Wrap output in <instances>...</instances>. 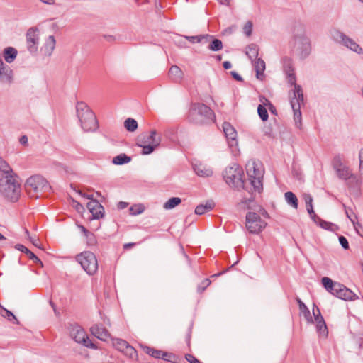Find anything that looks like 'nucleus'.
Masks as SVG:
<instances>
[{"label":"nucleus","instance_id":"1","mask_svg":"<svg viewBox=\"0 0 363 363\" xmlns=\"http://www.w3.org/2000/svg\"><path fill=\"white\" fill-rule=\"evenodd\" d=\"M215 113L207 105L203 103H191L187 115L189 123L196 125H203L213 121Z\"/></svg>","mask_w":363,"mask_h":363},{"label":"nucleus","instance_id":"2","mask_svg":"<svg viewBox=\"0 0 363 363\" xmlns=\"http://www.w3.org/2000/svg\"><path fill=\"white\" fill-rule=\"evenodd\" d=\"M245 168L251 186L250 189L247 190L250 194L260 193L263 189L262 180L264 172L262 163L251 160L247 162Z\"/></svg>","mask_w":363,"mask_h":363},{"label":"nucleus","instance_id":"3","mask_svg":"<svg viewBox=\"0 0 363 363\" xmlns=\"http://www.w3.org/2000/svg\"><path fill=\"white\" fill-rule=\"evenodd\" d=\"M76 111L81 127L84 132H93L98 128L96 117L86 104L82 101L77 102Z\"/></svg>","mask_w":363,"mask_h":363},{"label":"nucleus","instance_id":"4","mask_svg":"<svg viewBox=\"0 0 363 363\" xmlns=\"http://www.w3.org/2000/svg\"><path fill=\"white\" fill-rule=\"evenodd\" d=\"M161 143V137L156 130L143 132L136 138V145L142 147L143 155H150L157 148Z\"/></svg>","mask_w":363,"mask_h":363},{"label":"nucleus","instance_id":"5","mask_svg":"<svg viewBox=\"0 0 363 363\" xmlns=\"http://www.w3.org/2000/svg\"><path fill=\"white\" fill-rule=\"evenodd\" d=\"M0 193L9 201L16 202L21 194V186L15 177L0 178Z\"/></svg>","mask_w":363,"mask_h":363},{"label":"nucleus","instance_id":"6","mask_svg":"<svg viewBox=\"0 0 363 363\" xmlns=\"http://www.w3.org/2000/svg\"><path fill=\"white\" fill-rule=\"evenodd\" d=\"M26 189L31 197L38 198L43 191L50 189L48 181L40 175H33L29 177L26 184Z\"/></svg>","mask_w":363,"mask_h":363},{"label":"nucleus","instance_id":"7","mask_svg":"<svg viewBox=\"0 0 363 363\" xmlns=\"http://www.w3.org/2000/svg\"><path fill=\"white\" fill-rule=\"evenodd\" d=\"M243 171L238 165L228 167L223 173V178L225 182L230 186L235 188L247 189L245 182L242 180Z\"/></svg>","mask_w":363,"mask_h":363},{"label":"nucleus","instance_id":"8","mask_svg":"<svg viewBox=\"0 0 363 363\" xmlns=\"http://www.w3.org/2000/svg\"><path fill=\"white\" fill-rule=\"evenodd\" d=\"M75 259L89 275H94L96 273L99 268L98 261L93 252H82L76 256Z\"/></svg>","mask_w":363,"mask_h":363},{"label":"nucleus","instance_id":"9","mask_svg":"<svg viewBox=\"0 0 363 363\" xmlns=\"http://www.w3.org/2000/svg\"><path fill=\"white\" fill-rule=\"evenodd\" d=\"M267 226V223L259 214L255 212H248L246 214L245 227L249 233L258 234Z\"/></svg>","mask_w":363,"mask_h":363},{"label":"nucleus","instance_id":"10","mask_svg":"<svg viewBox=\"0 0 363 363\" xmlns=\"http://www.w3.org/2000/svg\"><path fill=\"white\" fill-rule=\"evenodd\" d=\"M69 334L72 338L77 343L82 344L84 346L96 350L98 347L93 343L89 338L84 330L78 325H71Z\"/></svg>","mask_w":363,"mask_h":363},{"label":"nucleus","instance_id":"11","mask_svg":"<svg viewBox=\"0 0 363 363\" xmlns=\"http://www.w3.org/2000/svg\"><path fill=\"white\" fill-rule=\"evenodd\" d=\"M302 104H303V90L300 86H296L294 96L291 99V106L294 111V118L296 123H299L301 124V106Z\"/></svg>","mask_w":363,"mask_h":363},{"label":"nucleus","instance_id":"12","mask_svg":"<svg viewBox=\"0 0 363 363\" xmlns=\"http://www.w3.org/2000/svg\"><path fill=\"white\" fill-rule=\"evenodd\" d=\"M332 37L335 41L344 45L357 53L362 52V48L356 42L340 30H334L332 33Z\"/></svg>","mask_w":363,"mask_h":363},{"label":"nucleus","instance_id":"13","mask_svg":"<svg viewBox=\"0 0 363 363\" xmlns=\"http://www.w3.org/2000/svg\"><path fill=\"white\" fill-rule=\"evenodd\" d=\"M333 165L337 177L340 179L347 180L349 179H356V176L352 174L351 169L342 164L340 157H335L334 158Z\"/></svg>","mask_w":363,"mask_h":363},{"label":"nucleus","instance_id":"14","mask_svg":"<svg viewBox=\"0 0 363 363\" xmlns=\"http://www.w3.org/2000/svg\"><path fill=\"white\" fill-rule=\"evenodd\" d=\"M141 347L145 353L155 359H161L170 362H175L176 356L173 353L157 350L147 345H142Z\"/></svg>","mask_w":363,"mask_h":363},{"label":"nucleus","instance_id":"15","mask_svg":"<svg viewBox=\"0 0 363 363\" xmlns=\"http://www.w3.org/2000/svg\"><path fill=\"white\" fill-rule=\"evenodd\" d=\"M39 43L38 30L36 28H30L26 33L27 48L30 53H35L38 50Z\"/></svg>","mask_w":363,"mask_h":363},{"label":"nucleus","instance_id":"16","mask_svg":"<svg viewBox=\"0 0 363 363\" xmlns=\"http://www.w3.org/2000/svg\"><path fill=\"white\" fill-rule=\"evenodd\" d=\"M332 295L345 301H352L357 298L355 294L352 291L340 283L335 285Z\"/></svg>","mask_w":363,"mask_h":363},{"label":"nucleus","instance_id":"17","mask_svg":"<svg viewBox=\"0 0 363 363\" xmlns=\"http://www.w3.org/2000/svg\"><path fill=\"white\" fill-rule=\"evenodd\" d=\"M87 208L92 214L94 219H100L104 217V208L96 200H92L87 203Z\"/></svg>","mask_w":363,"mask_h":363},{"label":"nucleus","instance_id":"18","mask_svg":"<svg viewBox=\"0 0 363 363\" xmlns=\"http://www.w3.org/2000/svg\"><path fill=\"white\" fill-rule=\"evenodd\" d=\"M223 132L230 146L237 145V132L233 126L228 122H225L223 125Z\"/></svg>","mask_w":363,"mask_h":363},{"label":"nucleus","instance_id":"19","mask_svg":"<svg viewBox=\"0 0 363 363\" xmlns=\"http://www.w3.org/2000/svg\"><path fill=\"white\" fill-rule=\"evenodd\" d=\"M91 333L101 341H106L109 337L108 331L101 325H94L90 328Z\"/></svg>","mask_w":363,"mask_h":363},{"label":"nucleus","instance_id":"20","mask_svg":"<svg viewBox=\"0 0 363 363\" xmlns=\"http://www.w3.org/2000/svg\"><path fill=\"white\" fill-rule=\"evenodd\" d=\"M169 77L174 83H180L184 77L182 70L177 65H172L169 70Z\"/></svg>","mask_w":363,"mask_h":363},{"label":"nucleus","instance_id":"21","mask_svg":"<svg viewBox=\"0 0 363 363\" xmlns=\"http://www.w3.org/2000/svg\"><path fill=\"white\" fill-rule=\"evenodd\" d=\"M0 79L4 82L10 83L12 79V70L0 60Z\"/></svg>","mask_w":363,"mask_h":363},{"label":"nucleus","instance_id":"22","mask_svg":"<svg viewBox=\"0 0 363 363\" xmlns=\"http://www.w3.org/2000/svg\"><path fill=\"white\" fill-rule=\"evenodd\" d=\"M252 62L254 65L257 78L259 79H262L264 77V72L265 70V62L261 58H257L252 60Z\"/></svg>","mask_w":363,"mask_h":363},{"label":"nucleus","instance_id":"23","mask_svg":"<svg viewBox=\"0 0 363 363\" xmlns=\"http://www.w3.org/2000/svg\"><path fill=\"white\" fill-rule=\"evenodd\" d=\"M14 177L13 172L9 164L0 157V178Z\"/></svg>","mask_w":363,"mask_h":363},{"label":"nucleus","instance_id":"24","mask_svg":"<svg viewBox=\"0 0 363 363\" xmlns=\"http://www.w3.org/2000/svg\"><path fill=\"white\" fill-rule=\"evenodd\" d=\"M15 248L17 249L18 250L26 254L28 257L30 259L33 260L34 263L40 264L41 265H43L41 260L33 252H32L30 250H28L26 246H24L21 244H17L15 246Z\"/></svg>","mask_w":363,"mask_h":363},{"label":"nucleus","instance_id":"25","mask_svg":"<svg viewBox=\"0 0 363 363\" xmlns=\"http://www.w3.org/2000/svg\"><path fill=\"white\" fill-rule=\"evenodd\" d=\"M194 169L196 174L199 177H208L213 174V171L202 164H195Z\"/></svg>","mask_w":363,"mask_h":363},{"label":"nucleus","instance_id":"26","mask_svg":"<svg viewBox=\"0 0 363 363\" xmlns=\"http://www.w3.org/2000/svg\"><path fill=\"white\" fill-rule=\"evenodd\" d=\"M296 301L298 304L300 312L303 315L306 321L309 323H313V317L311 316V312L308 307L300 298H297Z\"/></svg>","mask_w":363,"mask_h":363},{"label":"nucleus","instance_id":"27","mask_svg":"<svg viewBox=\"0 0 363 363\" xmlns=\"http://www.w3.org/2000/svg\"><path fill=\"white\" fill-rule=\"evenodd\" d=\"M17 53V50L12 47L5 48L4 50L5 60L9 63L12 62L16 59Z\"/></svg>","mask_w":363,"mask_h":363},{"label":"nucleus","instance_id":"28","mask_svg":"<svg viewBox=\"0 0 363 363\" xmlns=\"http://www.w3.org/2000/svg\"><path fill=\"white\" fill-rule=\"evenodd\" d=\"M213 207L214 203L212 201H208L206 204L198 205L195 208V213L200 216L203 215L212 210Z\"/></svg>","mask_w":363,"mask_h":363},{"label":"nucleus","instance_id":"29","mask_svg":"<svg viewBox=\"0 0 363 363\" xmlns=\"http://www.w3.org/2000/svg\"><path fill=\"white\" fill-rule=\"evenodd\" d=\"M321 282L324 288L331 294L334 291L335 285L338 284V282H335L330 278L326 277L322 278Z\"/></svg>","mask_w":363,"mask_h":363},{"label":"nucleus","instance_id":"30","mask_svg":"<svg viewBox=\"0 0 363 363\" xmlns=\"http://www.w3.org/2000/svg\"><path fill=\"white\" fill-rule=\"evenodd\" d=\"M55 39L53 35H50L44 45L45 52L47 55H50L55 47Z\"/></svg>","mask_w":363,"mask_h":363},{"label":"nucleus","instance_id":"31","mask_svg":"<svg viewBox=\"0 0 363 363\" xmlns=\"http://www.w3.org/2000/svg\"><path fill=\"white\" fill-rule=\"evenodd\" d=\"M258 52L259 49L255 44H250L246 48V55L252 60L257 58Z\"/></svg>","mask_w":363,"mask_h":363},{"label":"nucleus","instance_id":"32","mask_svg":"<svg viewBox=\"0 0 363 363\" xmlns=\"http://www.w3.org/2000/svg\"><path fill=\"white\" fill-rule=\"evenodd\" d=\"M287 203L294 208H298V199L296 196L291 191H287L284 194Z\"/></svg>","mask_w":363,"mask_h":363},{"label":"nucleus","instance_id":"33","mask_svg":"<svg viewBox=\"0 0 363 363\" xmlns=\"http://www.w3.org/2000/svg\"><path fill=\"white\" fill-rule=\"evenodd\" d=\"M131 157L129 156H127L125 154L122 153L120 154L113 159V163L117 165H121L123 164L128 163L130 162Z\"/></svg>","mask_w":363,"mask_h":363},{"label":"nucleus","instance_id":"34","mask_svg":"<svg viewBox=\"0 0 363 363\" xmlns=\"http://www.w3.org/2000/svg\"><path fill=\"white\" fill-rule=\"evenodd\" d=\"M182 203V199L179 197L170 198L167 202L164 203L163 208L169 210L175 208L177 206Z\"/></svg>","mask_w":363,"mask_h":363},{"label":"nucleus","instance_id":"35","mask_svg":"<svg viewBox=\"0 0 363 363\" xmlns=\"http://www.w3.org/2000/svg\"><path fill=\"white\" fill-rule=\"evenodd\" d=\"M0 315L4 318H7L10 321L14 320L16 323H18L17 318L13 314V313L11 312L10 311L6 309L5 308H4L1 304H0Z\"/></svg>","mask_w":363,"mask_h":363},{"label":"nucleus","instance_id":"36","mask_svg":"<svg viewBox=\"0 0 363 363\" xmlns=\"http://www.w3.org/2000/svg\"><path fill=\"white\" fill-rule=\"evenodd\" d=\"M112 343L113 347L121 352H123L125 349V347L128 345L127 341L119 338L112 339Z\"/></svg>","mask_w":363,"mask_h":363},{"label":"nucleus","instance_id":"37","mask_svg":"<svg viewBox=\"0 0 363 363\" xmlns=\"http://www.w3.org/2000/svg\"><path fill=\"white\" fill-rule=\"evenodd\" d=\"M124 126L127 130L133 132L138 128V123L135 119L128 118L124 122Z\"/></svg>","mask_w":363,"mask_h":363},{"label":"nucleus","instance_id":"38","mask_svg":"<svg viewBox=\"0 0 363 363\" xmlns=\"http://www.w3.org/2000/svg\"><path fill=\"white\" fill-rule=\"evenodd\" d=\"M223 43L219 39H213L208 46L212 51H219L223 49Z\"/></svg>","mask_w":363,"mask_h":363},{"label":"nucleus","instance_id":"39","mask_svg":"<svg viewBox=\"0 0 363 363\" xmlns=\"http://www.w3.org/2000/svg\"><path fill=\"white\" fill-rule=\"evenodd\" d=\"M122 352H123L126 356L133 359H136L138 357L136 350L129 344L126 347H125V349Z\"/></svg>","mask_w":363,"mask_h":363},{"label":"nucleus","instance_id":"40","mask_svg":"<svg viewBox=\"0 0 363 363\" xmlns=\"http://www.w3.org/2000/svg\"><path fill=\"white\" fill-rule=\"evenodd\" d=\"M257 113L259 116V118L263 121H266L268 119V113L266 108V106H264L263 104H259L257 107Z\"/></svg>","mask_w":363,"mask_h":363},{"label":"nucleus","instance_id":"41","mask_svg":"<svg viewBox=\"0 0 363 363\" xmlns=\"http://www.w3.org/2000/svg\"><path fill=\"white\" fill-rule=\"evenodd\" d=\"M283 63H284V70L286 74L294 72L293 65H292V61L291 59L287 58V57L284 58L283 60Z\"/></svg>","mask_w":363,"mask_h":363},{"label":"nucleus","instance_id":"42","mask_svg":"<svg viewBox=\"0 0 363 363\" xmlns=\"http://www.w3.org/2000/svg\"><path fill=\"white\" fill-rule=\"evenodd\" d=\"M315 323L318 333L326 335L328 334V328L325 320L318 321Z\"/></svg>","mask_w":363,"mask_h":363},{"label":"nucleus","instance_id":"43","mask_svg":"<svg viewBox=\"0 0 363 363\" xmlns=\"http://www.w3.org/2000/svg\"><path fill=\"white\" fill-rule=\"evenodd\" d=\"M303 199L306 203L308 213H313V198L310 194H304Z\"/></svg>","mask_w":363,"mask_h":363},{"label":"nucleus","instance_id":"44","mask_svg":"<svg viewBox=\"0 0 363 363\" xmlns=\"http://www.w3.org/2000/svg\"><path fill=\"white\" fill-rule=\"evenodd\" d=\"M312 311L314 318L313 323L324 320L321 315L319 308L315 304H313Z\"/></svg>","mask_w":363,"mask_h":363},{"label":"nucleus","instance_id":"45","mask_svg":"<svg viewBox=\"0 0 363 363\" xmlns=\"http://www.w3.org/2000/svg\"><path fill=\"white\" fill-rule=\"evenodd\" d=\"M350 211H351V213H352V214H353V216H352L350 215V213H349L348 210H347V209L345 210V213H346V215H347V218L350 220V221L352 223V224H353V225H354V227L355 230L358 232V230H357V227H361V224H360V223H356V220L357 219V216H356V215H354V214L353 213V212H352V210H350Z\"/></svg>","mask_w":363,"mask_h":363},{"label":"nucleus","instance_id":"46","mask_svg":"<svg viewBox=\"0 0 363 363\" xmlns=\"http://www.w3.org/2000/svg\"><path fill=\"white\" fill-rule=\"evenodd\" d=\"M260 102H262L264 106H267L271 113H276V108L274 106V105L271 103L269 100H268L267 98L262 96L259 99Z\"/></svg>","mask_w":363,"mask_h":363},{"label":"nucleus","instance_id":"47","mask_svg":"<svg viewBox=\"0 0 363 363\" xmlns=\"http://www.w3.org/2000/svg\"><path fill=\"white\" fill-rule=\"evenodd\" d=\"M84 236L86 237V243L89 246H94L96 244V239L92 233L89 231Z\"/></svg>","mask_w":363,"mask_h":363},{"label":"nucleus","instance_id":"48","mask_svg":"<svg viewBox=\"0 0 363 363\" xmlns=\"http://www.w3.org/2000/svg\"><path fill=\"white\" fill-rule=\"evenodd\" d=\"M318 225L320 228L328 230H334L333 228L336 227L333 223L323 220V219L320 220Z\"/></svg>","mask_w":363,"mask_h":363},{"label":"nucleus","instance_id":"49","mask_svg":"<svg viewBox=\"0 0 363 363\" xmlns=\"http://www.w3.org/2000/svg\"><path fill=\"white\" fill-rule=\"evenodd\" d=\"M211 281L209 279H203L201 284L198 286V291L200 293L203 292L211 284Z\"/></svg>","mask_w":363,"mask_h":363},{"label":"nucleus","instance_id":"50","mask_svg":"<svg viewBox=\"0 0 363 363\" xmlns=\"http://www.w3.org/2000/svg\"><path fill=\"white\" fill-rule=\"evenodd\" d=\"M212 38V36L208 35L187 37V38L189 39V40L193 43H194L195 40H196L197 42H201L202 40H207L208 38Z\"/></svg>","mask_w":363,"mask_h":363},{"label":"nucleus","instance_id":"51","mask_svg":"<svg viewBox=\"0 0 363 363\" xmlns=\"http://www.w3.org/2000/svg\"><path fill=\"white\" fill-rule=\"evenodd\" d=\"M252 23L251 21H247L243 28L244 33L247 36H250L252 34Z\"/></svg>","mask_w":363,"mask_h":363},{"label":"nucleus","instance_id":"52","mask_svg":"<svg viewBox=\"0 0 363 363\" xmlns=\"http://www.w3.org/2000/svg\"><path fill=\"white\" fill-rule=\"evenodd\" d=\"M287 79H288V82L291 84V85H294V91H295L296 89V86H298V84H296V75H295V73H290V74H287Z\"/></svg>","mask_w":363,"mask_h":363},{"label":"nucleus","instance_id":"53","mask_svg":"<svg viewBox=\"0 0 363 363\" xmlns=\"http://www.w3.org/2000/svg\"><path fill=\"white\" fill-rule=\"evenodd\" d=\"M339 242H340V244L341 245V246L347 250L349 248V243H348V241L347 240V238L342 235L340 236L339 237Z\"/></svg>","mask_w":363,"mask_h":363},{"label":"nucleus","instance_id":"54","mask_svg":"<svg viewBox=\"0 0 363 363\" xmlns=\"http://www.w3.org/2000/svg\"><path fill=\"white\" fill-rule=\"evenodd\" d=\"M185 359L189 363H201L197 358H196L194 355H192L191 354H186Z\"/></svg>","mask_w":363,"mask_h":363},{"label":"nucleus","instance_id":"55","mask_svg":"<svg viewBox=\"0 0 363 363\" xmlns=\"http://www.w3.org/2000/svg\"><path fill=\"white\" fill-rule=\"evenodd\" d=\"M359 169L360 172H363V149H361L359 152Z\"/></svg>","mask_w":363,"mask_h":363},{"label":"nucleus","instance_id":"56","mask_svg":"<svg viewBox=\"0 0 363 363\" xmlns=\"http://www.w3.org/2000/svg\"><path fill=\"white\" fill-rule=\"evenodd\" d=\"M310 215L311 218L318 225L320 220H322L320 217H318L315 211H313V213H308Z\"/></svg>","mask_w":363,"mask_h":363},{"label":"nucleus","instance_id":"57","mask_svg":"<svg viewBox=\"0 0 363 363\" xmlns=\"http://www.w3.org/2000/svg\"><path fill=\"white\" fill-rule=\"evenodd\" d=\"M230 74H231L232 77H233L235 80H237V81H238V82H242V81L243 80V79H242V77H241L238 73H237L236 72H235V71H232V72H230Z\"/></svg>","mask_w":363,"mask_h":363},{"label":"nucleus","instance_id":"58","mask_svg":"<svg viewBox=\"0 0 363 363\" xmlns=\"http://www.w3.org/2000/svg\"><path fill=\"white\" fill-rule=\"evenodd\" d=\"M19 142L21 145H28V138L26 135H23L21 137Z\"/></svg>","mask_w":363,"mask_h":363},{"label":"nucleus","instance_id":"59","mask_svg":"<svg viewBox=\"0 0 363 363\" xmlns=\"http://www.w3.org/2000/svg\"><path fill=\"white\" fill-rule=\"evenodd\" d=\"M30 241L32 242V243L35 246V247H40V241L38 238H30Z\"/></svg>","mask_w":363,"mask_h":363},{"label":"nucleus","instance_id":"60","mask_svg":"<svg viewBox=\"0 0 363 363\" xmlns=\"http://www.w3.org/2000/svg\"><path fill=\"white\" fill-rule=\"evenodd\" d=\"M191 336V329H189L187 333L186 337V341L187 342L188 346L190 345Z\"/></svg>","mask_w":363,"mask_h":363},{"label":"nucleus","instance_id":"61","mask_svg":"<svg viewBox=\"0 0 363 363\" xmlns=\"http://www.w3.org/2000/svg\"><path fill=\"white\" fill-rule=\"evenodd\" d=\"M223 66L224 67L225 69H229L231 68L232 67V65L230 63V62L229 61H225L223 64Z\"/></svg>","mask_w":363,"mask_h":363},{"label":"nucleus","instance_id":"62","mask_svg":"<svg viewBox=\"0 0 363 363\" xmlns=\"http://www.w3.org/2000/svg\"><path fill=\"white\" fill-rule=\"evenodd\" d=\"M78 228L83 233L84 235H86L89 233V230L83 225H78Z\"/></svg>","mask_w":363,"mask_h":363},{"label":"nucleus","instance_id":"63","mask_svg":"<svg viewBox=\"0 0 363 363\" xmlns=\"http://www.w3.org/2000/svg\"><path fill=\"white\" fill-rule=\"evenodd\" d=\"M135 244L133 243V242H129V243H125L124 245H123V248L125 250H128V249H130V247H132L133 246H134Z\"/></svg>","mask_w":363,"mask_h":363},{"label":"nucleus","instance_id":"64","mask_svg":"<svg viewBox=\"0 0 363 363\" xmlns=\"http://www.w3.org/2000/svg\"><path fill=\"white\" fill-rule=\"evenodd\" d=\"M40 1L47 4H53L55 3V0H40Z\"/></svg>","mask_w":363,"mask_h":363}]
</instances>
